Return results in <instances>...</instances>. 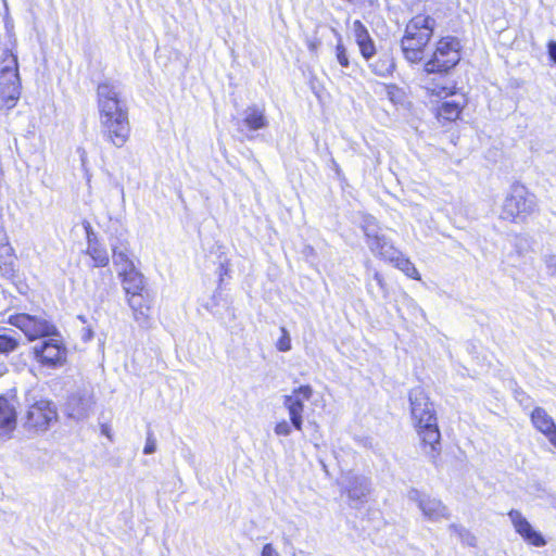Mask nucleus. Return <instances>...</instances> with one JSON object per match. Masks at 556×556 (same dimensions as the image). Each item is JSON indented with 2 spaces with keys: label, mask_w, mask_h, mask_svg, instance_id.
Wrapping results in <instances>:
<instances>
[{
  "label": "nucleus",
  "mask_w": 556,
  "mask_h": 556,
  "mask_svg": "<svg viewBox=\"0 0 556 556\" xmlns=\"http://www.w3.org/2000/svg\"><path fill=\"white\" fill-rule=\"evenodd\" d=\"M99 121L103 138L116 148L129 139L128 108L122 88L113 81H102L97 87Z\"/></svg>",
  "instance_id": "f257e3e1"
},
{
  "label": "nucleus",
  "mask_w": 556,
  "mask_h": 556,
  "mask_svg": "<svg viewBox=\"0 0 556 556\" xmlns=\"http://www.w3.org/2000/svg\"><path fill=\"white\" fill-rule=\"evenodd\" d=\"M408 401L413 426L420 441V450L429 462L438 467L442 446L434 405L421 387H415L409 391Z\"/></svg>",
  "instance_id": "f03ea898"
},
{
  "label": "nucleus",
  "mask_w": 556,
  "mask_h": 556,
  "mask_svg": "<svg viewBox=\"0 0 556 556\" xmlns=\"http://www.w3.org/2000/svg\"><path fill=\"white\" fill-rule=\"evenodd\" d=\"M434 26L435 20L429 15L418 14L409 20L401 39V50L406 61L418 63L422 60Z\"/></svg>",
  "instance_id": "7ed1b4c3"
},
{
  "label": "nucleus",
  "mask_w": 556,
  "mask_h": 556,
  "mask_svg": "<svg viewBox=\"0 0 556 556\" xmlns=\"http://www.w3.org/2000/svg\"><path fill=\"white\" fill-rule=\"evenodd\" d=\"M536 210V197L523 185L514 184L504 199L500 217L511 223H523Z\"/></svg>",
  "instance_id": "20e7f679"
},
{
  "label": "nucleus",
  "mask_w": 556,
  "mask_h": 556,
  "mask_svg": "<svg viewBox=\"0 0 556 556\" xmlns=\"http://www.w3.org/2000/svg\"><path fill=\"white\" fill-rule=\"evenodd\" d=\"M27 410L25 415V426L36 432L47 431L52 421L56 420L58 413L54 404L28 392L26 395Z\"/></svg>",
  "instance_id": "39448f33"
},
{
  "label": "nucleus",
  "mask_w": 556,
  "mask_h": 556,
  "mask_svg": "<svg viewBox=\"0 0 556 556\" xmlns=\"http://www.w3.org/2000/svg\"><path fill=\"white\" fill-rule=\"evenodd\" d=\"M460 42L455 37H444L437 43V48L429 61L425 64L427 74H444L453 68L460 60Z\"/></svg>",
  "instance_id": "423d86ee"
},
{
  "label": "nucleus",
  "mask_w": 556,
  "mask_h": 556,
  "mask_svg": "<svg viewBox=\"0 0 556 556\" xmlns=\"http://www.w3.org/2000/svg\"><path fill=\"white\" fill-rule=\"evenodd\" d=\"M21 96V81L17 61L11 55L0 67V108L10 110L16 105Z\"/></svg>",
  "instance_id": "0eeeda50"
},
{
  "label": "nucleus",
  "mask_w": 556,
  "mask_h": 556,
  "mask_svg": "<svg viewBox=\"0 0 556 556\" xmlns=\"http://www.w3.org/2000/svg\"><path fill=\"white\" fill-rule=\"evenodd\" d=\"M366 243L371 253L384 261L391 262L397 255L393 243L380 231L377 220L372 216H366L362 224Z\"/></svg>",
  "instance_id": "6e6552de"
},
{
  "label": "nucleus",
  "mask_w": 556,
  "mask_h": 556,
  "mask_svg": "<svg viewBox=\"0 0 556 556\" xmlns=\"http://www.w3.org/2000/svg\"><path fill=\"white\" fill-rule=\"evenodd\" d=\"M37 362L47 368L54 369L65 364L67 357L66 346L60 339L49 336L33 346Z\"/></svg>",
  "instance_id": "1a4fd4ad"
},
{
  "label": "nucleus",
  "mask_w": 556,
  "mask_h": 556,
  "mask_svg": "<svg viewBox=\"0 0 556 556\" xmlns=\"http://www.w3.org/2000/svg\"><path fill=\"white\" fill-rule=\"evenodd\" d=\"M9 323L21 329L29 340L43 339L55 334V327L42 315L16 314L9 318Z\"/></svg>",
  "instance_id": "9d476101"
},
{
  "label": "nucleus",
  "mask_w": 556,
  "mask_h": 556,
  "mask_svg": "<svg viewBox=\"0 0 556 556\" xmlns=\"http://www.w3.org/2000/svg\"><path fill=\"white\" fill-rule=\"evenodd\" d=\"M311 386H300L294 388L290 394L283 396V406L289 413L290 422L293 428L301 431L303 427L304 403L313 396Z\"/></svg>",
  "instance_id": "9b49d317"
},
{
  "label": "nucleus",
  "mask_w": 556,
  "mask_h": 556,
  "mask_svg": "<svg viewBox=\"0 0 556 556\" xmlns=\"http://www.w3.org/2000/svg\"><path fill=\"white\" fill-rule=\"evenodd\" d=\"M407 497L417 504L424 516L430 521L450 518L448 508L438 498L422 494L417 489H410Z\"/></svg>",
  "instance_id": "f8f14e48"
},
{
  "label": "nucleus",
  "mask_w": 556,
  "mask_h": 556,
  "mask_svg": "<svg viewBox=\"0 0 556 556\" xmlns=\"http://www.w3.org/2000/svg\"><path fill=\"white\" fill-rule=\"evenodd\" d=\"M268 126L265 110L257 105L248 106L242 112V119L238 122V131L243 139L252 140L253 132Z\"/></svg>",
  "instance_id": "ddd939ff"
},
{
  "label": "nucleus",
  "mask_w": 556,
  "mask_h": 556,
  "mask_svg": "<svg viewBox=\"0 0 556 556\" xmlns=\"http://www.w3.org/2000/svg\"><path fill=\"white\" fill-rule=\"evenodd\" d=\"M514 530L522 540L534 547H543L547 544L541 532L536 531L529 520L518 509H510L507 514Z\"/></svg>",
  "instance_id": "4468645a"
},
{
  "label": "nucleus",
  "mask_w": 556,
  "mask_h": 556,
  "mask_svg": "<svg viewBox=\"0 0 556 556\" xmlns=\"http://www.w3.org/2000/svg\"><path fill=\"white\" fill-rule=\"evenodd\" d=\"M127 303L132 311L135 320L139 325H147L150 318L152 299L149 292L127 294Z\"/></svg>",
  "instance_id": "2eb2a0df"
},
{
  "label": "nucleus",
  "mask_w": 556,
  "mask_h": 556,
  "mask_svg": "<svg viewBox=\"0 0 556 556\" xmlns=\"http://www.w3.org/2000/svg\"><path fill=\"white\" fill-rule=\"evenodd\" d=\"M93 404V396L90 392L83 391L74 393L67 401L68 415L75 419H83L89 415Z\"/></svg>",
  "instance_id": "dca6fc26"
},
{
  "label": "nucleus",
  "mask_w": 556,
  "mask_h": 556,
  "mask_svg": "<svg viewBox=\"0 0 556 556\" xmlns=\"http://www.w3.org/2000/svg\"><path fill=\"white\" fill-rule=\"evenodd\" d=\"M530 417L533 427L556 447V424L554 419L542 407H535Z\"/></svg>",
  "instance_id": "f3484780"
},
{
  "label": "nucleus",
  "mask_w": 556,
  "mask_h": 556,
  "mask_svg": "<svg viewBox=\"0 0 556 556\" xmlns=\"http://www.w3.org/2000/svg\"><path fill=\"white\" fill-rule=\"evenodd\" d=\"M112 258L118 275L126 274V271L136 268L130 258L129 243L127 241L112 243Z\"/></svg>",
  "instance_id": "a211bd4d"
},
{
  "label": "nucleus",
  "mask_w": 556,
  "mask_h": 556,
  "mask_svg": "<svg viewBox=\"0 0 556 556\" xmlns=\"http://www.w3.org/2000/svg\"><path fill=\"white\" fill-rule=\"evenodd\" d=\"M353 30L362 55L366 60H369L375 55L376 48L372 39L369 36L367 28L363 25L361 21H354Z\"/></svg>",
  "instance_id": "6ab92c4d"
},
{
  "label": "nucleus",
  "mask_w": 556,
  "mask_h": 556,
  "mask_svg": "<svg viewBox=\"0 0 556 556\" xmlns=\"http://www.w3.org/2000/svg\"><path fill=\"white\" fill-rule=\"evenodd\" d=\"M345 489L352 502L363 503L370 491V482L366 477L354 476L348 480Z\"/></svg>",
  "instance_id": "aec40b11"
},
{
  "label": "nucleus",
  "mask_w": 556,
  "mask_h": 556,
  "mask_svg": "<svg viewBox=\"0 0 556 556\" xmlns=\"http://www.w3.org/2000/svg\"><path fill=\"white\" fill-rule=\"evenodd\" d=\"M118 276L122 278V285L126 295L146 291L144 277L137 268L128 270L126 274H119Z\"/></svg>",
  "instance_id": "412c9836"
},
{
  "label": "nucleus",
  "mask_w": 556,
  "mask_h": 556,
  "mask_svg": "<svg viewBox=\"0 0 556 556\" xmlns=\"http://www.w3.org/2000/svg\"><path fill=\"white\" fill-rule=\"evenodd\" d=\"M0 273L8 280H13L16 276L15 256L10 245L0 248Z\"/></svg>",
  "instance_id": "4be33fe9"
},
{
  "label": "nucleus",
  "mask_w": 556,
  "mask_h": 556,
  "mask_svg": "<svg viewBox=\"0 0 556 556\" xmlns=\"http://www.w3.org/2000/svg\"><path fill=\"white\" fill-rule=\"evenodd\" d=\"M370 67L375 74L384 77L393 73L395 63L391 54L383 53L370 64Z\"/></svg>",
  "instance_id": "5701e85b"
},
{
  "label": "nucleus",
  "mask_w": 556,
  "mask_h": 556,
  "mask_svg": "<svg viewBox=\"0 0 556 556\" xmlns=\"http://www.w3.org/2000/svg\"><path fill=\"white\" fill-rule=\"evenodd\" d=\"M15 425L14 407L4 397H0V429H11Z\"/></svg>",
  "instance_id": "b1692460"
},
{
  "label": "nucleus",
  "mask_w": 556,
  "mask_h": 556,
  "mask_svg": "<svg viewBox=\"0 0 556 556\" xmlns=\"http://www.w3.org/2000/svg\"><path fill=\"white\" fill-rule=\"evenodd\" d=\"M376 92L387 97L393 104L403 103L405 97L404 91L396 85L381 84Z\"/></svg>",
  "instance_id": "393cba45"
},
{
  "label": "nucleus",
  "mask_w": 556,
  "mask_h": 556,
  "mask_svg": "<svg viewBox=\"0 0 556 556\" xmlns=\"http://www.w3.org/2000/svg\"><path fill=\"white\" fill-rule=\"evenodd\" d=\"M395 267L402 270L407 277L413 279H420L419 273L415 265L399 251L394 260H391Z\"/></svg>",
  "instance_id": "a878e982"
},
{
  "label": "nucleus",
  "mask_w": 556,
  "mask_h": 556,
  "mask_svg": "<svg viewBox=\"0 0 556 556\" xmlns=\"http://www.w3.org/2000/svg\"><path fill=\"white\" fill-rule=\"evenodd\" d=\"M87 254L90 255L97 267H104L110 262L106 250L98 243L90 242L87 248Z\"/></svg>",
  "instance_id": "bb28decb"
},
{
  "label": "nucleus",
  "mask_w": 556,
  "mask_h": 556,
  "mask_svg": "<svg viewBox=\"0 0 556 556\" xmlns=\"http://www.w3.org/2000/svg\"><path fill=\"white\" fill-rule=\"evenodd\" d=\"M397 302L400 304L396 309L401 317H404L403 307H405L410 313L412 316L416 317L419 314L422 318H425L426 315L422 308H420L414 301V299L408 296L406 293H403Z\"/></svg>",
  "instance_id": "cd10ccee"
},
{
  "label": "nucleus",
  "mask_w": 556,
  "mask_h": 556,
  "mask_svg": "<svg viewBox=\"0 0 556 556\" xmlns=\"http://www.w3.org/2000/svg\"><path fill=\"white\" fill-rule=\"evenodd\" d=\"M438 114L446 121H455L460 114V106L455 101H445L439 108Z\"/></svg>",
  "instance_id": "c85d7f7f"
},
{
  "label": "nucleus",
  "mask_w": 556,
  "mask_h": 556,
  "mask_svg": "<svg viewBox=\"0 0 556 556\" xmlns=\"http://www.w3.org/2000/svg\"><path fill=\"white\" fill-rule=\"evenodd\" d=\"M448 529L457 534L463 544L475 547L477 545V538L465 527L452 523Z\"/></svg>",
  "instance_id": "c756f323"
},
{
  "label": "nucleus",
  "mask_w": 556,
  "mask_h": 556,
  "mask_svg": "<svg viewBox=\"0 0 556 556\" xmlns=\"http://www.w3.org/2000/svg\"><path fill=\"white\" fill-rule=\"evenodd\" d=\"M424 83L426 90L437 97L445 98L452 93L450 87L441 83H435L433 79H426Z\"/></svg>",
  "instance_id": "7c9ffc66"
},
{
  "label": "nucleus",
  "mask_w": 556,
  "mask_h": 556,
  "mask_svg": "<svg viewBox=\"0 0 556 556\" xmlns=\"http://www.w3.org/2000/svg\"><path fill=\"white\" fill-rule=\"evenodd\" d=\"M372 280H374L375 285H372V282H368V285H367L368 291L374 296L381 295L382 298H386L387 290H386V283H384L383 277L378 271H375L372 275Z\"/></svg>",
  "instance_id": "2f4dec72"
},
{
  "label": "nucleus",
  "mask_w": 556,
  "mask_h": 556,
  "mask_svg": "<svg viewBox=\"0 0 556 556\" xmlns=\"http://www.w3.org/2000/svg\"><path fill=\"white\" fill-rule=\"evenodd\" d=\"M332 31L338 37V43L336 46V56H337V60H338L339 64L342 67H349L350 61H349V56H348V53H346V49H345V47L342 43L341 36H340V34L336 29H332Z\"/></svg>",
  "instance_id": "473e14b6"
},
{
  "label": "nucleus",
  "mask_w": 556,
  "mask_h": 556,
  "mask_svg": "<svg viewBox=\"0 0 556 556\" xmlns=\"http://www.w3.org/2000/svg\"><path fill=\"white\" fill-rule=\"evenodd\" d=\"M18 346V340L9 334H0V353L8 354Z\"/></svg>",
  "instance_id": "72a5a7b5"
},
{
  "label": "nucleus",
  "mask_w": 556,
  "mask_h": 556,
  "mask_svg": "<svg viewBox=\"0 0 556 556\" xmlns=\"http://www.w3.org/2000/svg\"><path fill=\"white\" fill-rule=\"evenodd\" d=\"M276 346L281 352L291 350V339L288 330L285 327H281V337L277 341Z\"/></svg>",
  "instance_id": "f704fd0d"
},
{
  "label": "nucleus",
  "mask_w": 556,
  "mask_h": 556,
  "mask_svg": "<svg viewBox=\"0 0 556 556\" xmlns=\"http://www.w3.org/2000/svg\"><path fill=\"white\" fill-rule=\"evenodd\" d=\"M292 427V424H289L287 420H282L275 426L274 431L277 435L287 437L291 434Z\"/></svg>",
  "instance_id": "c9c22d12"
},
{
  "label": "nucleus",
  "mask_w": 556,
  "mask_h": 556,
  "mask_svg": "<svg viewBox=\"0 0 556 556\" xmlns=\"http://www.w3.org/2000/svg\"><path fill=\"white\" fill-rule=\"evenodd\" d=\"M156 451V440L153 437V433L151 431H148L147 439H146V445L143 447V453L146 455L153 454Z\"/></svg>",
  "instance_id": "e433bc0d"
},
{
  "label": "nucleus",
  "mask_w": 556,
  "mask_h": 556,
  "mask_svg": "<svg viewBox=\"0 0 556 556\" xmlns=\"http://www.w3.org/2000/svg\"><path fill=\"white\" fill-rule=\"evenodd\" d=\"M261 556H279V553L273 546V544L267 543L263 546Z\"/></svg>",
  "instance_id": "4c0bfd02"
},
{
  "label": "nucleus",
  "mask_w": 556,
  "mask_h": 556,
  "mask_svg": "<svg viewBox=\"0 0 556 556\" xmlns=\"http://www.w3.org/2000/svg\"><path fill=\"white\" fill-rule=\"evenodd\" d=\"M547 51L549 59L556 63V41H549L547 45Z\"/></svg>",
  "instance_id": "58836bf2"
},
{
  "label": "nucleus",
  "mask_w": 556,
  "mask_h": 556,
  "mask_svg": "<svg viewBox=\"0 0 556 556\" xmlns=\"http://www.w3.org/2000/svg\"><path fill=\"white\" fill-rule=\"evenodd\" d=\"M545 263L548 269H551L553 273L556 271V253L548 255L545 258Z\"/></svg>",
  "instance_id": "ea45409f"
},
{
  "label": "nucleus",
  "mask_w": 556,
  "mask_h": 556,
  "mask_svg": "<svg viewBox=\"0 0 556 556\" xmlns=\"http://www.w3.org/2000/svg\"><path fill=\"white\" fill-rule=\"evenodd\" d=\"M85 229H86V231H87L88 245L90 244V242H91V243H97V242H96V236H94V233H93V231H92L91 226H90V224H89V223H87V224L85 225Z\"/></svg>",
  "instance_id": "a19ab883"
},
{
  "label": "nucleus",
  "mask_w": 556,
  "mask_h": 556,
  "mask_svg": "<svg viewBox=\"0 0 556 556\" xmlns=\"http://www.w3.org/2000/svg\"><path fill=\"white\" fill-rule=\"evenodd\" d=\"M319 46V42L316 40H309L307 41V47L311 51H316Z\"/></svg>",
  "instance_id": "79ce46f5"
},
{
  "label": "nucleus",
  "mask_w": 556,
  "mask_h": 556,
  "mask_svg": "<svg viewBox=\"0 0 556 556\" xmlns=\"http://www.w3.org/2000/svg\"><path fill=\"white\" fill-rule=\"evenodd\" d=\"M102 433H103L104 435H106L109 439H112V437H111V434H110V430H109V428H108V427H105V426H103V427H102Z\"/></svg>",
  "instance_id": "37998d69"
},
{
  "label": "nucleus",
  "mask_w": 556,
  "mask_h": 556,
  "mask_svg": "<svg viewBox=\"0 0 556 556\" xmlns=\"http://www.w3.org/2000/svg\"><path fill=\"white\" fill-rule=\"evenodd\" d=\"M332 164H333V169H336V172L339 173V166L334 160H332Z\"/></svg>",
  "instance_id": "c03bdc74"
}]
</instances>
